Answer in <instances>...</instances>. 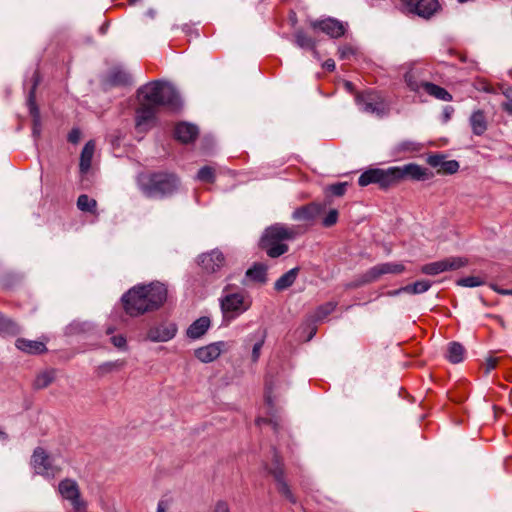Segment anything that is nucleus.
I'll return each instance as SVG.
<instances>
[{"label": "nucleus", "mask_w": 512, "mask_h": 512, "mask_svg": "<svg viewBox=\"0 0 512 512\" xmlns=\"http://www.w3.org/2000/svg\"><path fill=\"white\" fill-rule=\"evenodd\" d=\"M58 493L63 500L70 503L74 511L86 508V502L81 498L80 489L75 480L66 478L58 485Z\"/></svg>", "instance_id": "obj_9"}, {"label": "nucleus", "mask_w": 512, "mask_h": 512, "mask_svg": "<svg viewBox=\"0 0 512 512\" xmlns=\"http://www.w3.org/2000/svg\"><path fill=\"white\" fill-rule=\"evenodd\" d=\"M465 349L458 342H451L448 345L447 359L454 364L460 363L464 359Z\"/></svg>", "instance_id": "obj_33"}, {"label": "nucleus", "mask_w": 512, "mask_h": 512, "mask_svg": "<svg viewBox=\"0 0 512 512\" xmlns=\"http://www.w3.org/2000/svg\"><path fill=\"white\" fill-rule=\"evenodd\" d=\"M401 293H405V290H403V287H401V288H399L397 290L388 292V295H390V296H397V295H400Z\"/></svg>", "instance_id": "obj_60"}, {"label": "nucleus", "mask_w": 512, "mask_h": 512, "mask_svg": "<svg viewBox=\"0 0 512 512\" xmlns=\"http://www.w3.org/2000/svg\"><path fill=\"white\" fill-rule=\"evenodd\" d=\"M159 110L138 103L135 110V128L139 133H146L157 124Z\"/></svg>", "instance_id": "obj_10"}, {"label": "nucleus", "mask_w": 512, "mask_h": 512, "mask_svg": "<svg viewBox=\"0 0 512 512\" xmlns=\"http://www.w3.org/2000/svg\"><path fill=\"white\" fill-rule=\"evenodd\" d=\"M299 268L295 267L284 273L274 285L275 290L283 291L289 288L296 280L298 276Z\"/></svg>", "instance_id": "obj_31"}, {"label": "nucleus", "mask_w": 512, "mask_h": 512, "mask_svg": "<svg viewBox=\"0 0 512 512\" xmlns=\"http://www.w3.org/2000/svg\"><path fill=\"white\" fill-rule=\"evenodd\" d=\"M210 325L211 321L209 317H200L188 327L186 335L193 340L199 339L208 331Z\"/></svg>", "instance_id": "obj_23"}, {"label": "nucleus", "mask_w": 512, "mask_h": 512, "mask_svg": "<svg viewBox=\"0 0 512 512\" xmlns=\"http://www.w3.org/2000/svg\"><path fill=\"white\" fill-rule=\"evenodd\" d=\"M178 332V327L173 322H161L151 326L147 331L146 338L151 342H168Z\"/></svg>", "instance_id": "obj_14"}, {"label": "nucleus", "mask_w": 512, "mask_h": 512, "mask_svg": "<svg viewBox=\"0 0 512 512\" xmlns=\"http://www.w3.org/2000/svg\"><path fill=\"white\" fill-rule=\"evenodd\" d=\"M125 364V360L121 359L103 362L96 367V374L103 377L107 374L118 372L125 366Z\"/></svg>", "instance_id": "obj_30"}, {"label": "nucleus", "mask_w": 512, "mask_h": 512, "mask_svg": "<svg viewBox=\"0 0 512 512\" xmlns=\"http://www.w3.org/2000/svg\"><path fill=\"white\" fill-rule=\"evenodd\" d=\"M55 379V371L47 370L39 373L33 383L35 389H44L49 386Z\"/></svg>", "instance_id": "obj_35"}, {"label": "nucleus", "mask_w": 512, "mask_h": 512, "mask_svg": "<svg viewBox=\"0 0 512 512\" xmlns=\"http://www.w3.org/2000/svg\"><path fill=\"white\" fill-rule=\"evenodd\" d=\"M265 400H266L267 405L269 407H272V398H271V396L269 394L266 395Z\"/></svg>", "instance_id": "obj_62"}, {"label": "nucleus", "mask_w": 512, "mask_h": 512, "mask_svg": "<svg viewBox=\"0 0 512 512\" xmlns=\"http://www.w3.org/2000/svg\"><path fill=\"white\" fill-rule=\"evenodd\" d=\"M81 139V131L78 128L72 129L68 134V141L76 144Z\"/></svg>", "instance_id": "obj_48"}, {"label": "nucleus", "mask_w": 512, "mask_h": 512, "mask_svg": "<svg viewBox=\"0 0 512 512\" xmlns=\"http://www.w3.org/2000/svg\"><path fill=\"white\" fill-rule=\"evenodd\" d=\"M457 284L463 287L474 288L482 285L483 280L477 276H468L458 280Z\"/></svg>", "instance_id": "obj_42"}, {"label": "nucleus", "mask_w": 512, "mask_h": 512, "mask_svg": "<svg viewBox=\"0 0 512 512\" xmlns=\"http://www.w3.org/2000/svg\"><path fill=\"white\" fill-rule=\"evenodd\" d=\"M167 298V289L162 283L137 285L128 290L121 298L125 312L137 317L158 309Z\"/></svg>", "instance_id": "obj_1"}, {"label": "nucleus", "mask_w": 512, "mask_h": 512, "mask_svg": "<svg viewBox=\"0 0 512 512\" xmlns=\"http://www.w3.org/2000/svg\"><path fill=\"white\" fill-rule=\"evenodd\" d=\"M315 334H316V327H315V326H312V327H311V330H310V332H309V335H308V336H307V338H306V341H310V340L313 338V336H314Z\"/></svg>", "instance_id": "obj_61"}, {"label": "nucleus", "mask_w": 512, "mask_h": 512, "mask_svg": "<svg viewBox=\"0 0 512 512\" xmlns=\"http://www.w3.org/2000/svg\"><path fill=\"white\" fill-rule=\"evenodd\" d=\"M465 264L466 261L463 258L450 257L423 265L421 267V272L426 275H438L442 272L457 270Z\"/></svg>", "instance_id": "obj_13"}, {"label": "nucleus", "mask_w": 512, "mask_h": 512, "mask_svg": "<svg viewBox=\"0 0 512 512\" xmlns=\"http://www.w3.org/2000/svg\"><path fill=\"white\" fill-rule=\"evenodd\" d=\"M347 190V183L346 182H339L336 184H332L328 187V191L337 197L343 196Z\"/></svg>", "instance_id": "obj_44"}, {"label": "nucleus", "mask_w": 512, "mask_h": 512, "mask_svg": "<svg viewBox=\"0 0 512 512\" xmlns=\"http://www.w3.org/2000/svg\"><path fill=\"white\" fill-rule=\"evenodd\" d=\"M269 473L274 477V479H275V481L277 483L278 491L283 496H285L289 501L295 502L293 494H292L288 484L284 480L282 465H281V463L279 462L278 459L275 460V463L273 464V467H271L269 469Z\"/></svg>", "instance_id": "obj_20"}, {"label": "nucleus", "mask_w": 512, "mask_h": 512, "mask_svg": "<svg viewBox=\"0 0 512 512\" xmlns=\"http://www.w3.org/2000/svg\"><path fill=\"white\" fill-rule=\"evenodd\" d=\"M0 332L15 334L18 332V327L12 320L0 315Z\"/></svg>", "instance_id": "obj_41"}, {"label": "nucleus", "mask_w": 512, "mask_h": 512, "mask_svg": "<svg viewBox=\"0 0 512 512\" xmlns=\"http://www.w3.org/2000/svg\"><path fill=\"white\" fill-rule=\"evenodd\" d=\"M355 101L359 109L367 114L383 117L387 114V108L381 95L375 91L357 93Z\"/></svg>", "instance_id": "obj_8"}, {"label": "nucleus", "mask_w": 512, "mask_h": 512, "mask_svg": "<svg viewBox=\"0 0 512 512\" xmlns=\"http://www.w3.org/2000/svg\"><path fill=\"white\" fill-rule=\"evenodd\" d=\"M110 341H111V343L116 348H118L120 350H126L127 349L126 338L123 335H121V334L112 336Z\"/></svg>", "instance_id": "obj_46"}, {"label": "nucleus", "mask_w": 512, "mask_h": 512, "mask_svg": "<svg viewBox=\"0 0 512 512\" xmlns=\"http://www.w3.org/2000/svg\"><path fill=\"white\" fill-rule=\"evenodd\" d=\"M219 305L223 320L231 322L248 311L252 306V297L243 290H233L231 284H227L219 298Z\"/></svg>", "instance_id": "obj_5"}, {"label": "nucleus", "mask_w": 512, "mask_h": 512, "mask_svg": "<svg viewBox=\"0 0 512 512\" xmlns=\"http://www.w3.org/2000/svg\"><path fill=\"white\" fill-rule=\"evenodd\" d=\"M404 81L406 83V85L408 86V88L413 91V92H419L420 89H423V86H422V83L424 81H420L418 79V74L417 72L413 71V70H409L405 73L404 75Z\"/></svg>", "instance_id": "obj_37"}, {"label": "nucleus", "mask_w": 512, "mask_h": 512, "mask_svg": "<svg viewBox=\"0 0 512 512\" xmlns=\"http://www.w3.org/2000/svg\"><path fill=\"white\" fill-rule=\"evenodd\" d=\"M228 349V343L217 341L195 350V357L202 363H210L216 360L222 352Z\"/></svg>", "instance_id": "obj_17"}, {"label": "nucleus", "mask_w": 512, "mask_h": 512, "mask_svg": "<svg viewBox=\"0 0 512 512\" xmlns=\"http://www.w3.org/2000/svg\"><path fill=\"white\" fill-rule=\"evenodd\" d=\"M431 287V282L429 280H421L416 281L413 284L407 285L403 287L405 293L408 294H421L429 290Z\"/></svg>", "instance_id": "obj_38"}, {"label": "nucleus", "mask_w": 512, "mask_h": 512, "mask_svg": "<svg viewBox=\"0 0 512 512\" xmlns=\"http://www.w3.org/2000/svg\"><path fill=\"white\" fill-rule=\"evenodd\" d=\"M266 338V332L264 330H257L254 333H251L247 336L246 341H254L253 347H252V354L251 358L253 362L258 361L261 349L264 345Z\"/></svg>", "instance_id": "obj_25"}, {"label": "nucleus", "mask_w": 512, "mask_h": 512, "mask_svg": "<svg viewBox=\"0 0 512 512\" xmlns=\"http://www.w3.org/2000/svg\"><path fill=\"white\" fill-rule=\"evenodd\" d=\"M408 6H410V10L420 17L430 18L439 8V3L437 0H419L415 4L412 5L411 0H403Z\"/></svg>", "instance_id": "obj_19"}, {"label": "nucleus", "mask_w": 512, "mask_h": 512, "mask_svg": "<svg viewBox=\"0 0 512 512\" xmlns=\"http://www.w3.org/2000/svg\"><path fill=\"white\" fill-rule=\"evenodd\" d=\"M266 267L262 264H255L246 271V277L254 282L263 283L266 281Z\"/></svg>", "instance_id": "obj_34"}, {"label": "nucleus", "mask_w": 512, "mask_h": 512, "mask_svg": "<svg viewBox=\"0 0 512 512\" xmlns=\"http://www.w3.org/2000/svg\"><path fill=\"white\" fill-rule=\"evenodd\" d=\"M500 90L507 100L512 103V86H501Z\"/></svg>", "instance_id": "obj_51"}, {"label": "nucleus", "mask_w": 512, "mask_h": 512, "mask_svg": "<svg viewBox=\"0 0 512 512\" xmlns=\"http://www.w3.org/2000/svg\"><path fill=\"white\" fill-rule=\"evenodd\" d=\"M502 109L512 115V103L511 102L508 101V102L503 103Z\"/></svg>", "instance_id": "obj_58"}, {"label": "nucleus", "mask_w": 512, "mask_h": 512, "mask_svg": "<svg viewBox=\"0 0 512 512\" xmlns=\"http://www.w3.org/2000/svg\"><path fill=\"white\" fill-rule=\"evenodd\" d=\"M338 221V211L336 209H331L327 215L322 220V225L324 227H331L336 224Z\"/></svg>", "instance_id": "obj_45"}, {"label": "nucleus", "mask_w": 512, "mask_h": 512, "mask_svg": "<svg viewBox=\"0 0 512 512\" xmlns=\"http://www.w3.org/2000/svg\"><path fill=\"white\" fill-rule=\"evenodd\" d=\"M198 135V127L195 124L189 122H179L176 124L174 129L175 138L184 144L195 141Z\"/></svg>", "instance_id": "obj_18"}, {"label": "nucleus", "mask_w": 512, "mask_h": 512, "mask_svg": "<svg viewBox=\"0 0 512 512\" xmlns=\"http://www.w3.org/2000/svg\"><path fill=\"white\" fill-rule=\"evenodd\" d=\"M431 175L432 173L423 169L422 166L410 163L403 169L398 167L368 169L359 176L358 184L362 187L377 184L380 188L386 189L404 176H409L414 180H426Z\"/></svg>", "instance_id": "obj_2"}, {"label": "nucleus", "mask_w": 512, "mask_h": 512, "mask_svg": "<svg viewBox=\"0 0 512 512\" xmlns=\"http://www.w3.org/2000/svg\"><path fill=\"white\" fill-rule=\"evenodd\" d=\"M266 422H268V423H270V424H273V428H274V429H276V423H275V422H273V421H272V419L266 420V419H264V418H259V419L257 420V424H258L259 426H260V425H262V423H266Z\"/></svg>", "instance_id": "obj_59"}, {"label": "nucleus", "mask_w": 512, "mask_h": 512, "mask_svg": "<svg viewBox=\"0 0 512 512\" xmlns=\"http://www.w3.org/2000/svg\"><path fill=\"white\" fill-rule=\"evenodd\" d=\"M431 166V169L424 168L432 173L429 177L431 178L434 175V171L438 174H454L459 169V162H428Z\"/></svg>", "instance_id": "obj_26"}, {"label": "nucleus", "mask_w": 512, "mask_h": 512, "mask_svg": "<svg viewBox=\"0 0 512 512\" xmlns=\"http://www.w3.org/2000/svg\"><path fill=\"white\" fill-rule=\"evenodd\" d=\"M422 148V145L420 143L405 140L400 143H398L394 147V153L400 154V153H406V152H416L419 151Z\"/></svg>", "instance_id": "obj_39"}, {"label": "nucleus", "mask_w": 512, "mask_h": 512, "mask_svg": "<svg viewBox=\"0 0 512 512\" xmlns=\"http://www.w3.org/2000/svg\"><path fill=\"white\" fill-rule=\"evenodd\" d=\"M155 13H156V12H155L153 9H150V10H148V11H147V15H148L149 17H151V18H154Z\"/></svg>", "instance_id": "obj_64"}, {"label": "nucleus", "mask_w": 512, "mask_h": 512, "mask_svg": "<svg viewBox=\"0 0 512 512\" xmlns=\"http://www.w3.org/2000/svg\"><path fill=\"white\" fill-rule=\"evenodd\" d=\"M196 178L201 182L211 183L215 179V169L211 166L205 165L200 168Z\"/></svg>", "instance_id": "obj_40"}, {"label": "nucleus", "mask_w": 512, "mask_h": 512, "mask_svg": "<svg viewBox=\"0 0 512 512\" xmlns=\"http://www.w3.org/2000/svg\"><path fill=\"white\" fill-rule=\"evenodd\" d=\"M426 160H432V161L445 160V156L443 154H439V153L430 154V155H428Z\"/></svg>", "instance_id": "obj_56"}, {"label": "nucleus", "mask_w": 512, "mask_h": 512, "mask_svg": "<svg viewBox=\"0 0 512 512\" xmlns=\"http://www.w3.org/2000/svg\"><path fill=\"white\" fill-rule=\"evenodd\" d=\"M323 211V206L318 203H311L307 206L296 209L292 218L298 221H310L318 217Z\"/></svg>", "instance_id": "obj_22"}, {"label": "nucleus", "mask_w": 512, "mask_h": 512, "mask_svg": "<svg viewBox=\"0 0 512 512\" xmlns=\"http://www.w3.org/2000/svg\"><path fill=\"white\" fill-rule=\"evenodd\" d=\"M31 464L37 474L46 478H54L62 469V460L48 455L45 450L40 447L34 450Z\"/></svg>", "instance_id": "obj_7"}, {"label": "nucleus", "mask_w": 512, "mask_h": 512, "mask_svg": "<svg viewBox=\"0 0 512 512\" xmlns=\"http://www.w3.org/2000/svg\"><path fill=\"white\" fill-rule=\"evenodd\" d=\"M139 190L148 198L161 199L179 190L180 181L173 173L143 171L137 174Z\"/></svg>", "instance_id": "obj_4"}, {"label": "nucleus", "mask_w": 512, "mask_h": 512, "mask_svg": "<svg viewBox=\"0 0 512 512\" xmlns=\"http://www.w3.org/2000/svg\"><path fill=\"white\" fill-rule=\"evenodd\" d=\"M345 86L349 91L353 90V84L349 81L345 82Z\"/></svg>", "instance_id": "obj_63"}, {"label": "nucleus", "mask_w": 512, "mask_h": 512, "mask_svg": "<svg viewBox=\"0 0 512 512\" xmlns=\"http://www.w3.org/2000/svg\"><path fill=\"white\" fill-rule=\"evenodd\" d=\"M335 302H327L319 306L314 314L311 316V322L315 323L324 320L329 314H331L336 308Z\"/></svg>", "instance_id": "obj_36"}, {"label": "nucleus", "mask_w": 512, "mask_h": 512, "mask_svg": "<svg viewBox=\"0 0 512 512\" xmlns=\"http://www.w3.org/2000/svg\"><path fill=\"white\" fill-rule=\"evenodd\" d=\"M130 75L120 68H113L107 74L103 81V86L105 89L115 87V86H124L130 83Z\"/></svg>", "instance_id": "obj_21"}, {"label": "nucleus", "mask_w": 512, "mask_h": 512, "mask_svg": "<svg viewBox=\"0 0 512 512\" xmlns=\"http://www.w3.org/2000/svg\"><path fill=\"white\" fill-rule=\"evenodd\" d=\"M293 237V229L281 224H275L264 231L260 242L268 256L277 258L288 251V246L282 243V241L292 239Z\"/></svg>", "instance_id": "obj_6"}, {"label": "nucleus", "mask_w": 512, "mask_h": 512, "mask_svg": "<svg viewBox=\"0 0 512 512\" xmlns=\"http://www.w3.org/2000/svg\"><path fill=\"white\" fill-rule=\"evenodd\" d=\"M323 67L328 71H333L335 69V62L332 59H328L324 62Z\"/></svg>", "instance_id": "obj_55"}, {"label": "nucleus", "mask_w": 512, "mask_h": 512, "mask_svg": "<svg viewBox=\"0 0 512 512\" xmlns=\"http://www.w3.org/2000/svg\"><path fill=\"white\" fill-rule=\"evenodd\" d=\"M338 51L341 59H349L354 54L353 48L348 45L340 47Z\"/></svg>", "instance_id": "obj_47"}, {"label": "nucleus", "mask_w": 512, "mask_h": 512, "mask_svg": "<svg viewBox=\"0 0 512 512\" xmlns=\"http://www.w3.org/2000/svg\"><path fill=\"white\" fill-rule=\"evenodd\" d=\"M198 264L205 273L213 274L224 266L225 257L220 250L214 249L210 252L200 254L198 256Z\"/></svg>", "instance_id": "obj_16"}, {"label": "nucleus", "mask_w": 512, "mask_h": 512, "mask_svg": "<svg viewBox=\"0 0 512 512\" xmlns=\"http://www.w3.org/2000/svg\"><path fill=\"white\" fill-rule=\"evenodd\" d=\"M95 148V142L93 140L88 141L81 152L80 160H92Z\"/></svg>", "instance_id": "obj_43"}, {"label": "nucleus", "mask_w": 512, "mask_h": 512, "mask_svg": "<svg viewBox=\"0 0 512 512\" xmlns=\"http://www.w3.org/2000/svg\"><path fill=\"white\" fill-rule=\"evenodd\" d=\"M31 80H32V86H31L29 94H28L27 105L29 108V112L33 118V130H32L33 136L38 137L40 135V131H41L40 111H39V108H38V106L36 104V100H35L36 89L41 81V77H40V74L38 71H34Z\"/></svg>", "instance_id": "obj_12"}, {"label": "nucleus", "mask_w": 512, "mask_h": 512, "mask_svg": "<svg viewBox=\"0 0 512 512\" xmlns=\"http://www.w3.org/2000/svg\"><path fill=\"white\" fill-rule=\"evenodd\" d=\"M405 271L402 263H381L368 269L361 277V283H371L376 281L380 276L385 274H401Z\"/></svg>", "instance_id": "obj_11"}, {"label": "nucleus", "mask_w": 512, "mask_h": 512, "mask_svg": "<svg viewBox=\"0 0 512 512\" xmlns=\"http://www.w3.org/2000/svg\"><path fill=\"white\" fill-rule=\"evenodd\" d=\"M214 512H230L229 506L225 501H218L215 505Z\"/></svg>", "instance_id": "obj_50"}, {"label": "nucleus", "mask_w": 512, "mask_h": 512, "mask_svg": "<svg viewBox=\"0 0 512 512\" xmlns=\"http://www.w3.org/2000/svg\"><path fill=\"white\" fill-rule=\"evenodd\" d=\"M77 208L85 213L97 215V201L87 194H81L77 199Z\"/></svg>", "instance_id": "obj_32"}, {"label": "nucleus", "mask_w": 512, "mask_h": 512, "mask_svg": "<svg viewBox=\"0 0 512 512\" xmlns=\"http://www.w3.org/2000/svg\"><path fill=\"white\" fill-rule=\"evenodd\" d=\"M168 508H169L168 502L165 500H161L158 502L157 512H167Z\"/></svg>", "instance_id": "obj_54"}, {"label": "nucleus", "mask_w": 512, "mask_h": 512, "mask_svg": "<svg viewBox=\"0 0 512 512\" xmlns=\"http://www.w3.org/2000/svg\"><path fill=\"white\" fill-rule=\"evenodd\" d=\"M309 25L313 30H320L332 38H339L344 35L346 28L342 22L335 18L310 20Z\"/></svg>", "instance_id": "obj_15"}, {"label": "nucleus", "mask_w": 512, "mask_h": 512, "mask_svg": "<svg viewBox=\"0 0 512 512\" xmlns=\"http://www.w3.org/2000/svg\"><path fill=\"white\" fill-rule=\"evenodd\" d=\"M92 169V162H80L79 170L82 177H86Z\"/></svg>", "instance_id": "obj_49"}, {"label": "nucleus", "mask_w": 512, "mask_h": 512, "mask_svg": "<svg viewBox=\"0 0 512 512\" xmlns=\"http://www.w3.org/2000/svg\"><path fill=\"white\" fill-rule=\"evenodd\" d=\"M497 365V359L496 358H489L486 361V373H489L491 370H493Z\"/></svg>", "instance_id": "obj_52"}, {"label": "nucleus", "mask_w": 512, "mask_h": 512, "mask_svg": "<svg viewBox=\"0 0 512 512\" xmlns=\"http://www.w3.org/2000/svg\"><path fill=\"white\" fill-rule=\"evenodd\" d=\"M470 125L475 135H482L487 130V121L483 111L477 110L470 117Z\"/></svg>", "instance_id": "obj_28"}, {"label": "nucleus", "mask_w": 512, "mask_h": 512, "mask_svg": "<svg viewBox=\"0 0 512 512\" xmlns=\"http://www.w3.org/2000/svg\"><path fill=\"white\" fill-rule=\"evenodd\" d=\"M294 37L295 43L299 48L309 49L314 55L318 54L316 50L317 41L313 37L307 35L302 29L297 30Z\"/></svg>", "instance_id": "obj_27"}, {"label": "nucleus", "mask_w": 512, "mask_h": 512, "mask_svg": "<svg viewBox=\"0 0 512 512\" xmlns=\"http://www.w3.org/2000/svg\"><path fill=\"white\" fill-rule=\"evenodd\" d=\"M423 90L428 93L429 95L435 97L436 99L442 100V101H451L452 95L444 88L430 83V82H423L422 83Z\"/></svg>", "instance_id": "obj_29"}, {"label": "nucleus", "mask_w": 512, "mask_h": 512, "mask_svg": "<svg viewBox=\"0 0 512 512\" xmlns=\"http://www.w3.org/2000/svg\"><path fill=\"white\" fill-rule=\"evenodd\" d=\"M137 98L139 104L158 110L162 106L178 110L182 105L175 87L163 81H153L141 86L137 91Z\"/></svg>", "instance_id": "obj_3"}, {"label": "nucleus", "mask_w": 512, "mask_h": 512, "mask_svg": "<svg viewBox=\"0 0 512 512\" xmlns=\"http://www.w3.org/2000/svg\"><path fill=\"white\" fill-rule=\"evenodd\" d=\"M493 289H494V291H496L497 293L502 294V295H512V290H510V289H501L497 286H493Z\"/></svg>", "instance_id": "obj_57"}, {"label": "nucleus", "mask_w": 512, "mask_h": 512, "mask_svg": "<svg viewBox=\"0 0 512 512\" xmlns=\"http://www.w3.org/2000/svg\"><path fill=\"white\" fill-rule=\"evenodd\" d=\"M16 347L29 354H40L46 351L45 344L40 341L19 338L15 342Z\"/></svg>", "instance_id": "obj_24"}, {"label": "nucleus", "mask_w": 512, "mask_h": 512, "mask_svg": "<svg viewBox=\"0 0 512 512\" xmlns=\"http://www.w3.org/2000/svg\"><path fill=\"white\" fill-rule=\"evenodd\" d=\"M454 112V109L452 106H446L443 109V117L445 121H448L451 118L452 113Z\"/></svg>", "instance_id": "obj_53"}]
</instances>
